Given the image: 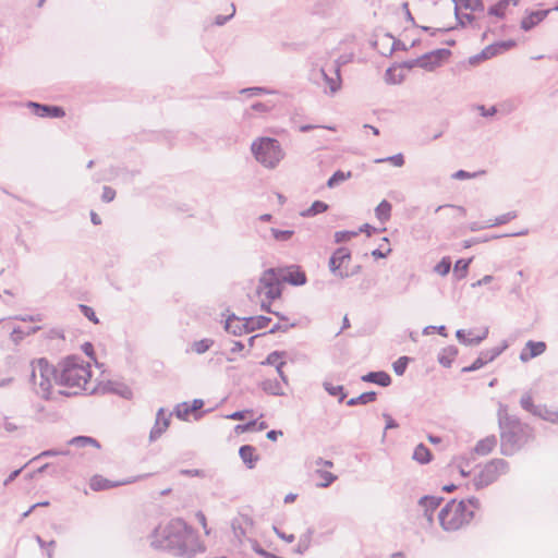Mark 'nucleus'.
Listing matches in <instances>:
<instances>
[{
    "mask_svg": "<svg viewBox=\"0 0 558 558\" xmlns=\"http://www.w3.org/2000/svg\"><path fill=\"white\" fill-rule=\"evenodd\" d=\"M90 376V365L88 363L85 364L80 356L71 355L58 364L56 384L68 389L61 390V395L68 397L76 396L85 389Z\"/></svg>",
    "mask_w": 558,
    "mask_h": 558,
    "instance_id": "nucleus-1",
    "label": "nucleus"
},
{
    "mask_svg": "<svg viewBox=\"0 0 558 558\" xmlns=\"http://www.w3.org/2000/svg\"><path fill=\"white\" fill-rule=\"evenodd\" d=\"M194 543V531L180 519L159 525L153 539V544L157 548L177 549L180 553L190 550Z\"/></svg>",
    "mask_w": 558,
    "mask_h": 558,
    "instance_id": "nucleus-2",
    "label": "nucleus"
},
{
    "mask_svg": "<svg viewBox=\"0 0 558 558\" xmlns=\"http://www.w3.org/2000/svg\"><path fill=\"white\" fill-rule=\"evenodd\" d=\"M477 508L478 502L474 498L459 501L453 499L440 510L439 523L446 531H458L473 520Z\"/></svg>",
    "mask_w": 558,
    "mask_h": 558,
    "instance_id": "nucleus-3",
    "label": "nucleus"
},
{
    "mask_svg": "<svg viewBox=\"0 0 558 558\" xmlns=\"http://www.w3.org/2000/svg\"><path fill=\"white\" fill-rule=\"evenodd\" d=\"M498 423L502 447L520 449L531 435L529 425L522 423L518 416L510 415L504 404H500L498 410Z\"/></svg>",
    "mask_w": 558,
    "mask_h": 558,
    "instance_id": "nucleus-4",
    "label": "nucleus"
},
{
    "mask_svg": "<svg viewBox=\"0 0 558 558\" xmlns=\"http://www.w3.org/2000/svg\"><path fill=\"white\" fill-rule=\"evenodd\" d=\"M29 384L35 393L44 399H49L52 381L56 383L58 367L51 365L47 359L40 357L31 362Z\"/></svg>",
    "mask_w": 558,
    "mask_h": 558,
    "instance_id": "nucleus-5",
    "label": "nucleus"
},
{
    "mask_svg": "<svg viewBox=\"0 0 558 558\" xmlns=\"http://www.w3.org/2000/svg\"><path fill=\"white\" fill-rule=\"evenodd\" d=\"M254 158L265 168L275 169L284 157V151L278 140L272 137H258L252 145Z\"/></svg>",
    "mask_w": 558,
    "mask_h": 558,
    "instance_id": "nucleus-6",
    "label": "nucleus"
},
{
    "mask_svg": "<svg viewBox=\"0 0 558 558\" xmlns=\"http://www.w3.org/2000/svg\"><path fill=\"white\" fill-rule=\"evenodd\" d=\"M279 278L280 277L276 268H268L264 270L258 279L256 293L258 295L264 294L269 301L279 299L282 294V282Z\"/></svg>",
    "mask_w": 558,
    "mask_h": 558,
    "instance_id": "nucleus-7",
    "label": "nucleus"
},
{
    "mask_svg": "<svg viewBox=\"0 0 558 558\" xmlns=\"http://www.w3.org/2000/svg\"><path fill=\"white\" fill-rule=\"evenodd\" d=\"M451 51L446 48L436 49L429 52L424 53L423 56L416 58L413 61L405 62V66L411 69L414 65L420 66L427 71H433L437 66H439L444 60L450 57Z\"/></svg>",
    "mask_w": 558,
    "mask_h": 558,
    "instance_id": "nucleus-8",
    "label": "nucleus"
},
{
    "mask_svg": "<svg viewBox=\"0 0 558 558\" xmlns=\"http://www.w3.org/2000/svg\"><path fill=\"white\" fill-rule=\"evenodd\" d=\"M351 262V252L348 247L341 246L338 247L330 256L328 262V268L330 272L341 279L344 280L348 278V266Z\"/></svg>",
    "mask_w": 558,
    "mask_h": 558,
    "instance_id": "nucleus-9",
    "label": "nucleus"
},
{
    "mask_svg": "<svg viewBox=\"0 0 558 558\" xmlns=\"http://www.w3.org/2000/svg\"><path fill=\"white\" fill-rule=\"evenodd\" d=\"M313 13L325 19H340L345 13L343 0H316Z\"/></svg>",
    "mask_w": 558,
    "mask_h": 558,
    "instance_id": "nucleus-10",
    "label": "nucleus"
},
{
    "mask_svg": "<svg viewBox=\"0 0 558 558\" xmlns=\"http://www.w3.org/2000/svg\"><path fill=\"white\" fill-rule=\"evenodd\" d=\"M477 466L474 456H458L447 468V473L450 476L459 474L461 477H466L474 473Z\"/></svg>",
    "mask_w": 558,
    "mask_h": 558,
    "instance_id": "nucleus-11",
    "label": "nucleus"
},
{
    "mask_svg": "<svg viewBox=\"0 0 558 558\" xmlns=\"http://www.w3.org/2000/svg\"><path fill=\"white\" fill-rule=\"evenodd\" d=\"M507 348L508 343L507 341H504L501 345L482 351L477 359L470 366L462 368V373H471L482 368L487 363L493 362L496 357H498Z\"/></svg>",
    "mask_w": 558,
    "mask_h": 558,
    "instance_id": "nucleus-12",
    "label": "nucleus"
},
{
    "mask_svg": "<svg viewBox=\"0 0 558 558\" xmlns=\"http://www.w3.org/2000/svg\"><path fill=\"white\" fill-rule=\"evenodd\" d=\"M279 274L281 282H287L294 287L304 286L307 281L306 274L298 265H291L288 267L276 268Z\"/></svg>",
    "mask_w": 558,
    "mask_h": 558,
    "instance_id": "nucleus-13",
    "label": "nucleus"
},
{
    "mask_svg": "<svg viewBox=\"0 0 558 558\" xmlns=\"http://www.w3.org/2000/svg\"><path fill=\"white\" fill-rule=\"evenodd\" d=\"M504 471V462L501 460H494L487 463L475 476L476 484L486 486L498 478Z\"/></svg>",
    "mask_w": 558,
    "mask_h": 558,
    "instance_id": "nucleus-14",
    "label": "nucleus"
},
{
    "mask_svg": "<svg viewBox=\"0 0 558 558\" xmlns=\"http://www.w3.org/2000/svg\"><path fill=\"white\" fill-rule=\"evenodd\" d=\"M317 76L324 81L331 95L341 88L340 66L332 64L329 70L322 68L317 71Z\"/></svg>",
    "mask_w": 558,
    "mask_h": 558,
    "instance_id": "nucleus-15",
    "label": "nucleus"
},
{
    "mask_svg": "<svg viewBox=\"0 0 558 558\" xmlns=\"http://www.w3.org/2000/svg\"><path fill=\"white\" fill-rule=\"evenodd\" d=\"M27 107L32 109L35 116L40 118H62L65 116L63 108L59 106L28 101Z\"/></svg>",
    "mask_w": 558,
    "mask_h": 558,
    "instance_id": "nucleus-16",
    "label": "nucleus"
},
{
    "mask_svg": "<svg viewBox=\"0 0 558 558\" xmlns=\"http://www.w3.org/2000/svg\"><path fill=\"white\" fill-rule=\"evenodd\" d=\"M317 466L318 468L314 474L316 485L320 487L329 486L336 480V476L329 470H327L332 466V463L320 459L317 462Z\"/></svg>",
    "mask_w": 558,
    "mask_h": 558,
    "instance_id": "nucleus-17",
    "label": "nucleus"
},
{
    "mask_svg": "<svg viewBox=\"0 0 558 558\" xmlns=\"http://www.w3.org/2000/svg\"><path fill=\"white\" fill-rule=\"evenodd\" d=\"M546 350V343L543 341H527L525 343V347L520 353V360L522 362H527L533 357H536L541 354H543Z\"/></svg>",
    "mask_w": 558,
    "mask_h": 558,
    "instance_id": "nucleus-18",
    "label": "nucleus"
},
{
    "mask_svg": "<svg viewBox=\"0 0 558 558\" xmlns=\"http://www.w3.org/2000/svg\"><path fill=\"white\" fill-rule=\"evenodd\" d=\"M68 445L74 447L75 449H88L97 451L101 449V445L96 438L90 436H76L68 440Z\"/></svg>",
    "mask_w": 558,
    "mask_h": 558,
    "instance_id": "nucleus-19",
    "label": "nucleus"
},
{
    "mask_svg": "<svg viewBox=\"0 0 558 558\" xmlns=\"http://www.w3.org/2000/svg\"><path fill=\"white\" fill-rule=\"evenodd\" d=\"M243 325L244 318H240L232 313L226 319L225 329L234 336H242L247 333L246 326L244 327Z\"/></svg>",
    "mask_w": 558,
    "mask_h": 558,
    "instance_id": "nucleus-20",
    "label": "nucleus"
},
{
    "mask_svg": "<svg viewBox=\"0 0 558 558\" xmlns=\"http://www.w3.org/2000/svg\"><path fill=\"white\" fill-rule=\"evenodd\" d=\"M548 14L547 10H538L531 12L527 16L521 21V28L525 32L531 31L537 24H539Z\"/></svg>",
    "mask_w": 558,
    "mask_h": 558,
    "instance_id": "nucleus-21",
    "label": "nucleus"
},
{
    "mask_svg": "<svg viewBox=\"0 0 558 558\" xmlns=\"http://www.w3.org/2000/svg\"><path fill=\"white\" fill-rule=\"evenodd\" d=\"M365 383L376 384L381 387H388L391 384V377L384 371L369 372L361 377Z\"/></svg>",
    "mask_w": 558,
    "mask_h": 558,
    "instance_id": "nucleus-22",
    "label": "nucleus"
},
{
    "mask_svg": "<svg viewBox=\"0 0 558 558\" xmlns=\"http://www.w3.org/2000/svg\"><path fill=\"white\" fill-rule=\"evenodd\" d=\"M456 8L454 13L456 17L459 21L460 25L464 26V22L461 21L459 14V7H464L465 9H470L471 11H484L483 0H453Z\"/></svg>",
    "mask_w": 558,
    "mask_h": 558,
    "instance_id": "nucleus-23",
    "label": "nucleus"
},
{
    "mask_svg": "<svg viewBox=\"0 0 558 558\" xmlns=\"http://www.w3.org/2000/svg\"><path fill=\"white\" fill-rule=\"evenodd\" d=\"M270 318L264 315L256 317H245L244 318V327L246 326L247 333L253 332L258 329L266 328L270 323Z\"/></svg>",
    "mask_w": 558,
    "mask_h": 558,
    "instance_id": "nucleus-24",
    "label": "nucleus"
},
{
    "mask_svg": "<svg viewBox=\"0 0 558 558\" xmlns=\"http://www.w3.org/2000/svg\"><path fill=\"white\" fill-rule=\"evenodd\" d=\"M459 350L454 345H448L446 348H442L441 351L438 353V362L444 367H450L453 360L458 355Z\"/></svg>",
    "mask_w": 558,
    "mask_h": 558,
    "instance_id": "nucleus-25",
    "label": "nucleus"
},
{
    "mask_svg": "<svg viewBox=\"0 0 558 558\" xmlns=\"http://www.w3.org/2000/svg\"><path fill=\"white\" fill-rule=\"evenodd\" d=\"M104 389L106 391L121 396L124 399H131L133 396L132 390L124 384L118 381H108Z\"/></svg>",
    "mask_w": 558,
    "mask_h": 558,
    "instance_id": "nucleus-26",
    "label": "nucleus"
},
{
    "mask_svg": "<svg viewBox=\"0 0 558 558\" xmlns=\"http://www.w3.org/2000/svg\"><path fill=\"white\" fill-rule=\"evenodd\" d=\"M260 388L270 396H284L286 392L283 391L282 385L277 379H265L260 384Z\"/></svg>",
    "mask_w": 558,
    "mask_h": 558,
    "instance_id": "nucleus-27",
    "label": "nucleus"
},
{
    "mask_svg": "<svg viewBox=\"0 0 558 558\" xmlns=\"http://www.w3.org/2000/svg\"><path fill=\"white\" fill-rule=\"evenodd\" d=\"M487 335H488V329H485L481 336H477L474 338H468V336H465V331L463 329H458L456 332L457 339L464 345H469V347L478 345L484 339H486Z\"/></svg>",
    "mask_w": 558,
    "mask_h": 558,
    "instance_id": "nucleus-28",
    "label": "nucleus"
},
{
    "mask_svg": "<svg viewBox=\"0 0 558 558\" xmlns=\"http://www.w3.org/2000/svg\"><path fill=\"white\" fill-rule=\"evenodd\" d=\"M534 416L541 417L542 420L553 424H558V411L553 408H548L545 404H538V409Z\"/></svg>",
    "mask_w": 558,
    "mask_h": 558,
    "instance_id": "nucleus-29",
    "label": "nucleus"
},
{
    "mask_svg": "<svg viewBox=\"0 0 558 558\" xmlns=\"http://www.w3.org/2000/svg\"><path fill=\"white\" fill-rule=\"evenodd\" d=\"M161 417H163V409H159L156 415V422L150 430V440L157 439L168 427V418H165V422L161 423Z\"/></svg>",
    "mask_w": 558,
    "mask_h": 558,
    "instance_id": "nucleus-30",
    "label": "nucleus"
},
{
    "mask_svg": "<svg viewBox=\"0 0 558 558\" xmlns=\"http://www.w3.org/2000/svg\"><path fill=\"white\" fill-rule=\"evenodd\" d=\"M497 445L495 436H488L480 440L474 447L473 453H490Z\"/></svg>",
    "mask_w": 558,
    "mask_h": 558,
    "instance_id": "nucleus-31",
    "label": "nucleus"
},
{
    "mask_svg": "<svg viewBox=\"0 0 558 558\" xmlns=\"http://www.w3.org/2000/svg\"><path fill=\"white\" fill-rule=\"evenodd\" d=\"M391 204L384 199L375 208V215L380 222H386L391 217Z\"/></svg>",
    "mask_w": 558,
    "mask_h": 558,
    "instance_id": "nucleus-32",
    "label": "nucleus"
},
{
    "mask_svg": "<svg viewBox=\"0 0 558 558\" xmlns=\"http://www.w3.org/2000/svg\"><path fill=\"white\" fill-rule=\"evenodd\" d=\"M376 398H377V393L375 391H367V392L361 393L357 397L351 398L350 400H348L347 404L349 407H354L357 404H367V403L374 402L376 400Z\"/></svg>",
    "mask_w": 558,
    "mask_h": 558,
    "instance_id": "nucleus-33",
    "label": "nucleus"
},
{
    "mask_svg": "<svg viewBox=\"0 0 558 558\" xmlns=\"http://www.w3.org/2000/svg\"><path fill=\"white\" fill-rule=\"evenodd\" d=\"M328 205L323 201H315L307 209L301 213L302 217H314L318 214L325 213L328 209Z\"/></svg>",
    "mask_w": 558,
    "mask_h": 558,
    "instance_id": "nucleus-34",
    "label": "nucleus"
},
{
    "mask_svg": "<svg viewBox=\"0 0 558 558\" xmlns=\"http://www.w3.org/2000/svg\"><path fill=\"white\" fill-rule=\"evenodd\" d=\"M324 389L332 397H338V401L342 402L347 398V392L344 391L343 386L338 385L335 386L330 383H324Z\"/></svg>",
    "mask_w": 558,
    "mask_h": 558,
    "instance_id": "nucleus-35",
    "label": "nucleus"
},
{
    "mask_svg": "<svg viewBox=\"0 0 558 558\" xmlns=\"http://www.w3.org/2000/svg\"><path fill=\"white\" fill-rule=\"evenodd\" d=\"M351 175L352 173L350 171L343 172L341 170H338L328 179L327 186L332 189L338 184L344 182L345 180L350 179Z\"/></svg>",
    "mask_w": 558,
    "mask_h": 558,
    "instance_id": "nucleus-36",
    "label": "nucleus"
},
{
    "mask_svg": "<svg viewBox=\"0 0 558 558\" xmlns=\"http://www.w3.org/2000/svg\"><path fill=\"white\" fill-rule=\"evenodd\" d=\"M520 405L522 407L523 410L531 413L532 415H535L538 409V404H534L533 398L530 392L523 393V396L520 399Z\"/></svg>",
    "mask_w": 558,
    "mask_h": 558,
    "instance_id": "nucleus-37",
    "label": "nucleus"
},
{
    "mask_svg": "<svg viewBox=\"0 0 558 558\" xmlns=\"http://www.w3.org/2000/svg\"><path fill=\"white\" fill-rule=\"evenodd\" d=\"M420 505L424 507L425 514L430 519L433 511L438 507V500L434 497H423L420 500Z\"/></svg>",
    "mask_w": 558,
    "mask_h": 558,
    "instance_id": "nucleus-38",
    "label": "nucleus"
},
{
    "mask_svg": "<svg viewBox=\"0 0 558 558\" xmlns=\"http://www.w3.org/2000/svg\"><path fill=\"white\" fill-rule=\"evenodd\" d=\"M509 3H510V0L498 1L496 4L492 5L488 9V14L497 16V17H504L505 11H506L507 7L509 5Z\"/></svg>",
    "mask_w": 558,
    "mask_h": 558,
    "instance_id": "nucleus-39",
    "label": "nucleus"
},
{
    "mask_svg": "<svg viewBox=\"0 0 558 558\" xmlns=\"http://www.w3.org/2000/svg\"><path fill=\"white\" fill-rule=\"evenodd\" d=\"M471 260L472 259L470 258V259H459L456 262L454 275L457 276L458 279H462L466 276Z\"/></svg>",
    "mask_w": 558,
    "mask_h": 558,
    "instance_id": "nucleus-40",
    "label": "nucleus"
},
{
    "mask_svg": "<svg viewBox=\"0 0 558 558\" xmlns=\"http://www.w3.org/2000/svg\"><path fill=\"white\" fill-rule=\"evenodd\" d=\"M116 484H112L110 481L101 478L99 476H95L90 480V488L93 490H102L113 487Z\"/></svg>",
    "mask_w": 558,
    "mask_h": 558,
    "instance_id": "nucleus-41",
    "label": "nucleus"
},
{
    "mask_svg": "<svg viewBox=\"0 0 558 558\" xmlns=\"http://www.w3.org/2000/svg\"><path fill=\"white\" fill-rule=\"evenodd\" d=\"M213 344H214V341L211 339L205 338V339H202L198 341H194L192 344V349L197 354H203L206 351H208Z\"/></svg>",
    "mask_w": 558,
    "mask_h": 558,
    "instance_id": "nucleus-42",
    "label": "nucleus"
},
{
    "mask_svg": "<svg viewBox=\"0 0 558 558\" xmlns=\"http://www.w3.org/2000/svg\"><path fill=\"white\" fill-rule=\"evenodd\" d=\"M411 359L409 356H400L393 364V371L398 376H401L405 373V369L409 365Z\"/></svg>",
    "mask_w": 558,
    "mask_h": 558,
    "instance_id": "nucleus-43",
    "label": "nucleus"
},
{
    "mask_svg": "<svg viewBox=\"0 0 558 558\" xmlns=\"http://www.w3.org/2000/svg\"><path fill=\"white\" fill-rule=\"evenodd\" d=\"M287 355L286 351H272L267 357L260 363L262 365H275L278 364L280 359Z\"/></svg>",
    "mask_w": 558,
    "mask_h": 558,
    "instance_id": "nucleus-44",
    "label": "nucleus"
},
{
    "mask_svg": "<svg viewBox=\"0 0 558 558\" xmlns=\"http://www.w3.org/2000/svg\"><path fill=\"white\" fill-rule=\"evenodd\" d=\"M174 413L178 418L186 420L189 414L194 412L191 410V404H189L187 402H182L175 407Z\"/></svg>",
    "mask_w": 558,
    "mask_h": 558,
    "instance_id": "nucleus-45",
    "label": "nucleus"
},
{
    "mask_svg": "<svg viewBox=\"0 0 558 558\" xmlns=\"http://www.w3.org/2000/svg\"><path fill=\"white\" fill-rule=\"evenodd\" d=\"M451 268V260L448 257H444L435 267L434 271L440 276H446L449 274Z\"/></svg>",
    "mask_w": 558,
    "mask_h": 558,
    "instance_id": "nucleus-46",
    "label": "nucleus"
},
{
    "mask_svg": "<svg viewBox=\"0 0 558 558\" xmlns=\"http://www.w3.org/2000/svg\"><path fill=\"white\" fill-rule=\"evenodd\" d=\"M270 232L277 241H282V242L290 240L292 238V235L294 234L293 230H279L276 228H271Z\"/></svg>",
    "mask_w": 558,
    "mask_h": 558,
    "instance_id": "nucleus-47",
    "label": "nucleus"
},
{
    "mask_svg": "<svg viewBox=\"0 0 558 558\" xmlns=\"http://www.w3.org/2000/svg\"><path fill=\"white\" fill-rule=\"evenodd\" d=\"M514 218H517V213L509 211V213H506V214H502V215L496 217L495 220L492 223H489L488 226L495 227V226L505 225Z\"/></svg>",
    "mask_w": 558,
    "mask_h": 558,
    "instance_id": "nucleus-48",
    "label": "nucleus"
},
{
    "mask_svg": "<svg viewBox=\"0 0 558 558\" xmlns=\"http://www.w3.org/2000/svg\"><path fill=\"white\" fill-rule=\"evenodd\" d=\"M78 308L81 311V313L88 319L90 320L92 323L94 324H99V319L95 313V311L88 306V305H85V304H80L78 305Z\"/></svg>",
    "mask_w": 558,
    "mask_h": 558,
    "instance_id": "nucleus-49",
    "label": "nucleus"
},
{
    "mask_svg": "<svg viewBox=\"0 0 558 558\" xmlns=\"http://www.w3.org/2000/svg\"><path fill=\"white\" fill-rule=\"evenodd\" d=\"M359 234V232L356 231H337L335 233V242L336 243H343V242H347L349 240H351L352 238L356 236Z\"/></svg>",
    "mask_w": 558,
    "mask_h": 558,
    "instance_id": "nucleus-50",
    "label": "nucleus"
},
{
    "mask_svg": "<svg viewBox=\"0 0 558 558\" xmlns=\"http://www.w3.org/2000/svg\"><path fill=\"white\" fill-rule=\"evenodd\" d=\"M272 92L265 88V87H247L241 89V94L247 95L248 97L252 96H259L264 94H271Z\"/></svg>",
    "mask_w": 558,
    "mask_h": 558,
    "instance_id": "nucleus-51",
    "label": "nucleus"
},
{
    "mask_svg": "<svg viewBox=\"0 0 558 558\" xmlns=\"http://www.w3.org/2000/svg\"><path fill=\"white\" fill-rule=\"evenodd\" d=\"M391 162L395 167H402L404 165V157L402 154H396L387 158L377 159L376 162Z\"/></svg>",
    "mask_w": 558,
    "mask_h": 558,
    "instance_id": "nucleus-52",
    "label": "nucleus"
},
{
    "mask_svg": "<svg viewBox=\"0 0 558 558\" xmlns=\"http://www.w3.org/2000/svg\"><path fill=\"white\" fill-rule=\"evenodd\" d=\"M385 38L393 40L391 47L388 50L389 54H391L395 50H407L405 45L401 40L395 39L390 34L385 35Z\"/></svg>",
    "mask_w": 558,
    "mask_h": 558,
    "instance_id": "nucleus-53",
    "label": "nucleus"
},
{
    "mask_svg": "<svg viewBox=\"0 0 558 558\" xmlns=\"http://www.w3.org/2000/svg\"><path fill=\"white\" fill-rule=\"evenodd\" d=\"M114 197H116V191L112 187L107 186V185L102 187V194H101L102 202L110 203L114 199Z\"/></svg>",
    "mask_w": 558,
    "mask_h": 558,
    "instance_id": "nucleus-54",
    "label": "nucleus"
},
{
    "mask_svg": "<svg viewBox=\"0 0 558 558\" xmlns=\"http://www.w3.org/2000/svg\"><path fill=\"white\" fill-rule=\"evenodd\" d=\"M26 333L21 327H15L11 332V340L15 344H19L24 339Z\"/></svg>",
    "mask_w": 558,
    "mask_h": 558,
    "instance_id": "nucleus-55",
    "label": "nucleus"
},
{
    "mask_svg": "<svg viewBox=\"0 0 558 558\" xmlns=\"http://www.w3.org/2000/svg\"><path fill=\"white\" fill-rule=\"evenodd\" d=\"M235 13V5L231 4V13L229 15H217L215 17V24L218 26L225 25Z\"/></svg>",
    "mask_w": 558,
    "mask_h": 558,
    "instance_id": "nucleus-56",
    "label": "nucleus"
},
{
    "mask_svg": "<svg viewBox=\"0 0 558 558\" xmlns=\"http://www.w3.org/2000/svg\"><path fill=\"white\" fill-rule=\"evenodd\" d=\"M257 426V421H250L245 424L238 425L235 427L236 432H253L255 430V427Z\"/></svg>",
    "mask_w": 558,
    "mask_h": 558,
    "instance_id": "nucleus-57",
    "label": "nucleus"
},
{
    "mask_svg": "<svg viewBox=\"0 0 558 558\" xmlns=\"http://www.w3.org/2000/svg\"><path fill=\"white\" fill-rule=\"evenodd\" d=\"M498 52V48H497V45L494 44V45H490V46H487L482 52H481V56L484 58V59H488V58H492L494 57L495 54H497Z\"/></svg>",
    "mask_w": 558,
    "mask_h": 558,
    "instance_id": "nucleus-58",
    "label": "nucleus"
},
{
    "mask_svg": "<svg viewBox=\"0 0 558 558\" xmlns=\"http://www.w3.org/2000/svg\"><path fill=\"white\" fill-rule=\"evenodd\" d=\"M82 350L83 352L88 356L90 357L92 360H94L95 362L96 361V357H95V352H94V345L90 343V342H85L83 345H82ZM97 365H99L98 363H96Z\"/></svg>",
    "mask_w": 558,
    "mask_h": 558,
    "instance_id": "nucleus-59",
    "label": "nucleus"
},
{
    "mask_svg": "<svg viewBox=\"0 0 558 558\" xmlns=\"http://www.w3.org/2000/svg\"><path fill=\"white\" fill-rule=\"evenodd\" d=\"M286 365L284 361H280L278 364H276V371L278 376L280 377L281 381L286 385H288V377L283 372V366Z\"/></svg>",
    "mask_w": 558,
    "mask_h": 558,
    "instance_id": "nucleus-60",
    "label": "nucleus"
},
{
    "mask_svg": "<svg viewBox=\"0 0 558 558\" xmlns=\"http://www.w3.org/2000/svg\"><path fill=\"white\" fill-rule=\"evenodd\" d=\"M477 109L480 110V112L483 117H493L497 112V109L495 106H492L490 108L487 109L485 106L480 105V106H477Z\"/></svg>",
    "mask_w": 558,
    "mask_h": 558,
    "instance_id": "nucleus-61",
    "label": "nucleus"
},
{
    "mask_svg": "<svg viewBox=\"0 0 558 558\" xmlns=\"http://www.w3.org/2000/svg\"><path fill=\"white\" fill-rule=\"evenodd\" d=\"M13 381V377L0 369V387H7Z\"/></svg>",
    "mask_w": 558,
    "mask_h": 558,
    "instance_id": "nucleus-62",
    "label": "nucleus"
},
{
    "mask_svg": "<svg viewBox=\"0 0 558 558\" xmlns=\"http://www.w3.org/2000/svg\"><path fill=\"white\" fill-rule=\"evenodd\" d=\"M475 175H476L475 173H470L465 170H458L452 174V178L458 179V180H464V179L474 178Z\"/></svg>",
    "mask_w": 558,
    "mask_h": 558,
    "instance_id": "nucleus-63",
    "label": "nucleus"
},
{
    "mask_svg": "<svg viewBox=\"0 0 558 558\" xmlns=\"http://www.w3.org/2000/svg\"><path fill=\"white\" fill-rule=\"evenodd\" d=\"M254 111L258 112H268L271 109V106L265 104V102H255L251 107Z\"/></svg>",
    "mask_w": 558,
    "mask_h": 558,
    "instance_id": "nucleus-64",
    "label": "nucleus"
}]
</instances>
